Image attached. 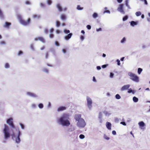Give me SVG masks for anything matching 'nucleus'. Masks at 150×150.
<instances>
[{"mask_svg": "<svg viewBox=\"0 0 150 150\" xmlns=\"http://www.w3.org/2000/svg\"><path fill=\"white\" fill-rule=\"evenodd\" d=\"M69 119V115L64 114L58 119V122L60 123L63 126H68L70 125Z\"/></svg>", "mask_w": 150, "mask_h": 150, "instance_id": "1", "label": "nucleus"}, {"mask_svg": "<svg viewBox=\"0 0 150 150\" xmlns=\"http://www.w3.org/2000/svg\"><path fill=\"white\" fill-rule=\"evenodd\" d=\"M17 17L19 19L20 23L23 25L25 26L28 25L30 22L31 19L30 18H28L27 21H26L22 19L21 16L20 15H18Z\"/></svg>", "mask_w": 150, "mask_h": 150, "instance_id": "2", "label": "nucleus"}, {"mask_svg": "<svg viewBox=\"0 0 150 150\" xmlns=\"http://www.w3.org/2000/svg\"><path fill=\"white\" fill-rule=\"evenodd\" d=\"M129 75L130 77V79L133 81L137 83L139 82V77L135 74L132 73H130Z\"/></svg>", "mask_w": 150, "mask_h": 150, "instance_id": "3", "label": "nucleus"}, {"mask_svg": "<svg viewBox=\"0 0 150 150\" xmlns=\"http://www.w3.org/2000/svg\"><path fill=\"white\" fill-rule=\"evenodd\" d=\"M4 137L5 139H7L10 136V134L8 132V126L6 124L4 125Z\"/></svg>", "mask_w": 150, "mask_h": 150, "instance_id": "4", "label": "nucleus"}, {"mask_svg": "<svg viewBox=\"0 0 150 150\" xmlns=\"http://www.w3.org/2000/svg\"><path fill=\"white\" fill-rule=\"evenodd\" d=\"M86 125V123L83 119H81L77 122V126L80 127H83Z\"/></svg>", "mask_w": 150, "mask_h": 150, "instance_id": "5", "label": "nucleus"}, {"mask_svg": "<svg viewBox=\"0 0 150 150\" xmlns=\"http://www.w3.org/2000/svg\"><path fill=\"white\" fill-rule=\"evenodd\" d=\"M87 105L89 108H91L92 107V100L89 97H87Z\"/></svg>", "mask_w": 150, "mask_h": 150, "instance_id": "6", "label": "nucleus"}, {"mask_svg": "<svg viewBox=\"0 0 150 150\" xmlns=\"http://www.w3.org/2000/svg\"><path fill=\"white\" fill-rule=\"evenodd\" d=\"M124 5L123 4H120V5L119 7L117 8V10L123 14H124L125 12L123 10Z\"/></svg>", "mask_w": 150, "mask_h": 150, "instance_id": "7", "label": "nucleus"}, {"mask_svg": "<svg viewBox=\"0 0 150 150\" xmlns=\"http://www.w3.org/2000/svg\"><path fill=\"white\" fill-rule=\"evenodd\" d=\"M12 120L13 119L11 118L8 119L7 120V123L8 125L11 126L12 128H14L15 127L14 126L13 121H12Z\"/></svg>", "mask_w": 150, "mask_h": 150, "instance_id": "8", "label": "nucleus"}, {"mask_svg": "<svg viewBox=\"0 0 150 150\" xmlns=\"http://www.w3.org/2000/svg\"><path fill=\"white\" fill-rule=\"evenodd\" d=\"M34 40L35 41L39 40L43 43H44L45 42L44 38L42 37H38L35 38Z\"/></svg>", "mask_w": 150, "mask_h": 150, "instance_id": "9", "label": "nucleus"}, {"mask_svg": "<svg viewBox=\"0 0 150 150\" xmlns=\"http://www.w3.org/2000/svg\"><path fill=\"white\" fill-rule=\"evenodd\" d=\"M74 118L76 121H79L81 119H83L81 118V114H76L75 115Z\"/></svg>", "mask_w": 150, "mask_h": 150, "instance_id": "10", "label": "nucleus"}, {"mask_svg": "<svg viewBox=\"0 0 150 150\" xmlns=\"http://www.w3.org/2000/svg\"><path fill=\"white\" fill-rule=\"evenodd\" d=\"M67 108L65 106H60L57 109L58 112L62 111L66 109Z\"/></svg>", "mask_w": 150, "mask_h": 150, "instance_id": "11", "label": "nucleus"}, {"mask_svg": "<svg viewBox=\"0 0 150 150\" xmlns=\"http://www.w3.org/2000/svg\"><path fill=\"white\" fill-rule=\"evenodd\" d=\"M21 135V134L19 131H18V134L17 137L16 139V142L19 143L20 142L21 140L20 138V136Z\"/></svg>", "mask_w": 150, "mask_h": 150, "instance_id": "12", "label": "nucleus"}, {"mask_svg": "<svg viewBox=\"0 0 150 150\" xmlns=\"http://www.w3.org/2000/svg\"><path fill=\"white\" fill-rule=\"evenodd\" d=\"M130 87L129 85H125L122 87L121 89V91H124L128 89Z\"/></svg>", "mask_w": 150, "mask_h": 150, "instance_id": "13", "label": "nucleus"}, {"mask_svg": "<svg viewBox=\"0 0 150 150\" xmlns=\"http://www.w3.org/2000/svg\"><path fill=\"white\" fill-rule=\"evenodd\" d=\"M72 34V33H70L66 36H65L64 37V38L65 40H67L71 38Z\"/></svg>", "mask_w": 150, "mask_h": 150, "instance_id": "14", "label": "nucleus"}, {"mask_svg": "<svg viewBox=\"0 0 150 150\" xmlns=\"http://www.w3.org/2000/svg\"><path fill=\"white\" fill-rule=\"evenodd\" d=\"M27 95L33 97H37V96L34 93L28 92L27 93Z\"/></svg>", "mask_w": 150, "mask_h": 150, "instance_id": "15", "label": "nucleus"}, {"mask_svg": "<svg viewBox=\"0 0 150 150\" xmlns=\"http://www.w3.org/2000/svg\"><path fill=\"white\" fill-rule=\"evenodd\" d=\"M106 126L107 128L109 130H110L111 129V124L109 122H107L106 123Z\"/></svg>", "mask_w": 150, "mask_h": 150, "instance_id": "16", "label": "nucleus"}, {"mask_svg": "<svg viewBox=\"0 0 150 150\" xmlns=\"http://www.w3.org/2000/svg\"><path fill=\"white\" fill-rule=\"evenodd\" d=\"M57 7L60 12H61L62 11V8L59 4H57Z\"/></svg>", "mask_w": 150, "mask_h": 150, "instance_id": "17", "label": "nucleus"}, {"mask_svg": "<svg viewBox=\"0 0 150 150\" xmlns=\"http://www.w3.org/2000/svg\"><path fill=\"white\" fill-rule=\"evenodd\" d=\"M33 17L34 18L39 19L40 18V16L39 15L34 14L33 15Z\"/></svg>", "mask_w": 150, "mask_h": 150, "instance_id": "18", "label": "nucleus"}, {"mask_svg": "<svg viewBox=\"0 0 150 150\" xmlns=\"http://www.w3.org/2000/svg\"><path fill=\"white\" fill-rule=\"evenodd\" d=\"M60 18L62 20H64L66 19V16L64 14H62L61 15Z\"/></svg>", "mask_w": 150, "mask_h": 150, "instance_id": "19", "label": "nucleus"}, {"mask_svg": "<svg viewBox=\"0 0 150 150\" xmlns=\"http://www.w3.org/2000/svg\"><path fill=\"white\" fill-rule=\"evenodd\" d=\"M5 25L4 27L5 28H8L9 26L11 25V23L6 22L5 23Z\"/></svg>", "mask_w": 150, "mask_h": 150, "instance_id": "20", "label": "nucleus"}, {"mask_svg": "<svg viewBox=\"0 0 150 150\" xmlns=\"http://www.w3.org/2000/svg\"><path fill=\"white\" fill-rule=\"evenodd\" d=\"M139 125L140 127H143L145 126V124L144 123L142 122L141 121L139 123Z\"/></svg>", "mask_w": 150, "mask_h": 150, "instance_id": "21", "label": "nucleus"}, {"mask_svg": "<svg viewBox=\"0 0 150 150\" xmlns=\"http://www.w3.org/2000/svg\"><path fill=\"white\" fill-rule=\"evenodd\" d=\"M137 24V22H135L133 21H132L131 22L130 25L132 26H134V25H136Z\"/></svg>", "mask_w": 150, "mask_h": 150, "instance_id": "22", "label": "nucleus"}, {"mask_svg": "<svg viewBox=\"0 0 150 150\" xmlns=\"http://www.w3.org/2000/svg\"><path fill=\"white\" fill-rule=\"evenodd\" d=\"M133 100L134 102L136 103L138 101V99L135 96H134L133 98Z\"/></svg>", "mask_w": 150, "mask_h": 150, "instance_id": "23", "label": "nucleus"}, {"mask_svg": "<svg viewBox=\"0 0 150 150\" xmlns=\"http://www.w3.org/2000/svg\"><path fill=\"white\" fill-rule=\"evenodd\" d=\"M92 16L93 18H95L98 17V15L96 13H94L93 14Z\"/></svg>", "mask_w": 150, "mask_h": 150, "instance_id": "24", "label": "nucleus"}, {"mask_svg": "<svg viewBox=\"0 0 150 150\" xmlns=\"http://www.w3.org/2000/svg\"><path fill=\"white\" fill-rule=\"evenodd\" d=\"M142 71V69L141 68H138V73L139 74H140Z\"/></svg>", "mask_w": 150, "mask_h": 150, "instance_id": "25", "label": "nucleus"}, {"mask_svg": "<svg viewBox=\"0 0 150 150\" xmlns=\"http://www.w3.org/2000/svg\"><path fill=\"white\" fill-rule=\"evenodd\" d=\"M141 14L142 13L140 11L137 12L135 13V14L137 16H140Z\"/></svg>", "mask_w": 150, "mask_h": 150, "instance_id": "26", "label": "nucleus"}, {"mask_svg": "<svg viewBox=\"0 0 150 150\" xmlns=\"http://www.w3.org/2000/svg\"><path fill=\"white\" fill-rule=\"evenodd\" d=\"M60 25V22L58 21H56V26L58 27H59Z\"/></svg>", "mask_w": 150, "mask_h": 150, "instance_id": "27", "label": "nucleus"}, {"mask_svg": "<svg viewBox=\"0 0 150 150\" xmlns=\"http://www.w3.org/2000/svg\"><path fill=\"white\" fill-rule=\"evenodd\" d=\"M125 4L129 8H130V7L128 5V0H126L125 1Z\"/></svg>", "mask_w": 150, "mask_h": 150, "instance_id": "28", "label": "nucleus"}, {"mask_svg": "<svg viewBox=\"0 0 150 150\" xmlns=\"http://www.w3.org/2000/svg\"><path fill=\"white\" fill-rule=\"evenodd\" d=\"M128 18V17L127 16H125L122 19V20L123 21H125L127 20Z\"/></svg>", "mask_w": 150, "mask_h": 150, "instance_id": "29", "label": "nucleus"}, {"mask_svg": "<svg viewBox=\"0 0 150 150\" xmlns=\"http://www.w3.org/2000/svg\"><path fill=\"white\" fill-rule=\"evenodd\" d=\"M64 33L65 34H68V33H69L70 32L69 30L66 29H64Z\"/></svg>", "mask_w": 150, "mask_h": 150, "instance_id": "30", "label": "nucleus"}, {"mask_svg": "<svg viewBox=\"0 0 150 150\" xmlns=\"http://www.w3.org/2000/svg\"><path fill=\"white\" fill-rule=\"evenodd\" d=\"M0 17L1 18H4V15L2 11L0 9Z\"/></svg>", "mask_w": 150, "mask_h": 150, "instance_id": "31", "label": "nucleus"}, {"mask_svg": "<svg viewBox=\"0 0 150 150\" xmlns=\"http://www.w3.org/2000/svg\"><path fill=\"white\" fill-rule=\"evenodd\" d=\"M115 97L117 99H119L121 98L120 96L118 94H117L115 96Z\"/></svg>", "mask_w": 150, "mask_h": 150, "instance_id": "32", "label": "nucleus"}, {"mask_svg": "<svg viewBox=\"0 0 150 150\" xmlns=\"http://www.w3.org/2000/svg\"><path fill=\"white\" fill-rule=\"evenodd\" d=\"M79 137L81 139H83L85 138L84 135L82 134H80Z\"/></svg>", "mask_w": 150, "mask_h": 150, "instance_id": "33", "label": "nucleus"}, {"mask_svg": "<svg viewBox=\"0 0 150 150\" xmlns=\"http://www.w3.org/2000/svg\"><path fill=\"white\" fill-rule=\"evenodd\" d=\"M38 107L40 108H42L43 107V105L42 104L40 103L38 105Z\"/></svg>", "mask_w": 150, "mask_h": 150, "instance_id": "34", "label": "nucleus"}, {"mask_svg": "<svg viewBox=\"0 0 150 150\" xmlns=\"http://www.w3.org/2000/svg\"><path fill=\"white\" fill-rule=\"evenodd\" d=\"M5 67L6 68H9V65L8 64V63H6V64H5Z\"/></svg>", "mask_w": 150, "mask_h": 150, "instance_id": "35", "label": "nucleus"}, {"mask_svg": "<svg viewBox=\"0 0 150 150\" xmlns=\"http://www.w3.org/2000/svg\"><path fill=\"white\" fill-rule=\"evenodd\" d=\"M104 137L105 139L107 140H108L109 139V138L105 134L104 136Z\"/></svg>", "mask_w": 150, "mask_h": 150, "instance_id": "36", "label": "nucleus"}, {"mask_svg": "<svg viewBox=\"0 0 150 150\" xmlns=\"http://www.w3.org/2000/svg\"><path fill=\"white\" fill-rule=\"evenodd\" d=\"M77 8L78 10H82L83 9V8L81 7L79 5L77 6Z\"/></svg>", "mask_w": 150, "mask_h": 150, "instance_id": "37", "label": "nucleus"}, {"mask_svg": "<svg viewBox=\"0 0 150 150\" xmlns=\"http://www.w3.org/2000/svg\"><path fill=\"white\" fill-rule=\"evenodd\" d=\"M43 71L44 72H45L46 73H48V70L47 69H46V68H44L43 69Z\"/></svg>", "mask_w": 150, "mask_h": 150, "instance_id": "38", "label": "nucleus"}, {"mask_svg": "<svg viewBox=\"0 0 150 150\" xmlns=\"http://www.w3.org/2000/svg\"><path fill=\"white\" fill-rule=\"evenodd\" d=\"M5 44V42L4 41H1L0 42V44L1 45H4Z\"/></svg>", "mask_w": 150, "mask_h": 150, "instance_id": "39", "label": "nucleus"}, {"mask_svg": "<svg viewBox=\"0 0 150 150\" xmlns=\"http://www.w3.org/2000/svg\"><path fill=\"white\" fill-rule=\"evenodd\" d=\"M47 3L48 5H50L52 3V1L51 0H47Z\"/></svg>", "mask_w": 150, "mask_h": 150, "instance_id": "40", "label": "nucleus"}, {"mask_svg": "<svg viewBox=\"0 0 150 150\" xmlns=\"http://www.w3.org/2000/svg\"><path fill=\"white\" fill-rule=\"evenodd\" d=\"M114 75V74L112 73H110V77L111 78H112L113 77Z\"/></svg>", "mask_w": 150, "mask_h": 150, "instance_id": "41", "label": "nucleus"}, {"mask_svg": "<svg viewBox=\"0 0 150 150\" xmlns=\"http://www.w3.org/2000/svg\"><path fill=\"white\" fill-rule=\"evenodd\" d=\"M125 41V37H124L122 40L121 41V42L122 43H123Z\"/></svg>", "mask_w": 150, "mask_h": 150, "instance_id": "42", "label": "nucleus"}, {"mask_svg": "<svg viewBox=\"0 0 150 150\" xmlns=\"http://www.w3.org/2000/svg\"><path fill=\"white\" fill-rule=\"evenodd\" d=\"M49 56V54L48 52H46L45 54V58L47 59Z\"/></svg>", "mask_w": 150, "mask_h": 150, "instance_id": "43", "label": "nucleus"}, {"mask_svg": "<svg viewBox=\"0 0 150 150\" xmlns=\"http://www.w3.org/2000/svg\"><path fill=\"white\" fill-rule=\"evenodd\" d=\"M23 54V52L21 51H20L18 53V55L20 56Z\"/></svg>", "mask_w": 150, "mask_h": 150, "instance_id": "44", "label": "nucleus"}, {"mask_svg": "<svg viewBox=\"0 0 150 150\" xmlns=\"http://www.w3.org/2000/svg\"><path fill=\"white\" fill-rule=\"evenodd\" d=\"M103 13H110V11L109 10H105L103 11Z\"/></svg>", "mask_w": 150, "mask_h": 150, "instance_id": "45", "label": "nucleus"}, {"mask_svg": "<svg viewBox=\"0 0 150 150\" xmlns=\"http://www.w3.org/2000/svg\"><path fill=\"white\" fill-rule=\"evenodd\" d=\"M44 32L45 33L47 34L48 32V30L46 28L44 30Z\"/></svg>", "mask_w": 150, "mask_h": 150, "instance_id": "46", "label": "nucleus"}, {"mask_svg": "<svg viewBox=\"0 0 150 150\" xmlns=\"http://www.w3.org/2000/svg\"><path fill=\"white\" fill-rule=\"evenodd\" d=\"M117 65L119 66L120 65V61L118 59H117Z\"/></svg>", "mask_w": 150, "mask_h": 150, "instance_id": "47", "label": "nucleus"}, {"mask_svg": "<svg viewBox=\"0 0 150 150\" xmlns=\"http://www.w3.org/2000/svg\"><path fill=\"white\" fill-rule=\"evenodd\" d=\"M88 30H90L91 29V27L90 25H88L86 26Z\"/></svg>", "mask_w": 150, "mask_h": 150, "instance_id": "48", "label": "nucleus"}, {"mask_svg": "<svg viewBox=\"0 0 150 150\" xmlns=\"http://www.w3.org/2000/svg\"><path fill=\"white\" fill-rule=\"evenodd\" d=\"M55 44L57 46H59V43L57 41L55 42Z\"/></svg>", "mask_w": 150, "mask_h": 150, "instance_id": "49", "label": "nucleus"}, {"mask_svg": "<svg viewBox=\"0 0 150 150\" xmlns=\"http://www.w3.org/2000/svg\"><path fill=\"white\" fill-rule=\"evenodd\" d=\"M133 92L131 88L129 89L128 91V93H130L131 92Z\"/></svg>", "mask_w": 150, "mask_h": 150, "instance_id": "50", "label": "nucleus"}, {"mask_svg": "<svg viewBox=\"0 0 150 150\" xmlns=\"http://www.w3.org/2000/svg\"><path fill=\"white\" fill-rule=\"evenodd\" d=\"M112 134L114 135H115L116 134V132L115 130H113L112 132Z\"/></svg>", "mask_w": 150, "mask_h": 150, "instance_id": "51", "label": "nucleus"}, {"mask_svg": "<svg viewBox=\"0 0 150 150\" xmlns=\"http://www.w3.org/2000/svg\"><path fill=\"white\" fill-rule=\"evenodd\" d=\"M108 65L107 64H104L102 66V67L103 68H106Z\"/></svg>", "mask_w": 150, "mask_h": 150, "instance_id": "52", "label": "nucleus"}, {"mask_svg": "<svg viewBox=\"0 0 150 150\" xmlns=\"http://www.w3.org/2000/svg\"><path fill=\"white\" fill-rule=\"evenodd\" d=\"M84 38V37L83 36H81L80 37V39L82 40L83 41Z\"/></svg>", "mask_w": 150, "mask_h": 150, "instance_id": "53", "label": "nucleus"}, {"mask_svg": "<svg viewBox=\"0 0 150 150\" xmlns=\"http://www.w3.org/2000/svg\"><path fill=\"white\" fill-rule=\"evenodd\" d=\"M102 30L101 28H99L98 29H96V31L97 32H98L99 31H101Z\"/></svg>", "mask_w": 150, "mask_h": 150, "instance_id": "54", "label": "nucleus"}, {"mask_svg": "<svg viewBox=\"0 0 150 150\" xmlns=\"http://www.w3.org/2000/svg\"><path fill=\"white\" fill-rule=\"evenodd\" d=\"M120 124L123 125H124L125 126L126 125V124L125 122H120Z\"/></svg>", "mask_w": 150, "mask_h": 150, "instance_id": "55", "label": "nucleus"}, {"mask_svg": "<svg viewBox=\"0 0 150 150\" xmlns=\"http://www.w3.org/2000/svg\"><path fill=\"white\" fill-rule=\"evenodd\" d=\"M54 37V35L53 34H50V38H53Z\"/></svg>", "mask_w": 150, "mask_h": 150, "instance_id": "56", "label": "nucleus"}, {"mask_svg": "<svg viewBox=\"0 0 150 150\" xmlns=\"http://www.w3.org/2000/svg\"><path fill=\"white\" fill-rule=\"evenodd\" d=\"M20 125L21 126V128L22 129H24V126L22 124H20Z\"/></svg>", "mask_w": 150, "mask_h": 150, "instance_id": "57", "label": "nucleus"}, {"mask_svg": "<svg viewBox=\"0 0 150 150\" xmlns=\"http://www.w3.org/2000/svg\"><path fill=\"white\" fill-rule=\"evenodd\" d=\"M143 1L144 2V4L145 5H147L148 4V3L146 0H144Z\"/></svg>", "mask_w": 150, "mask_h": 150, "instance_id": "58", "label": "nucleus"}, {"mask_svg": "<svg viewBox=\"0 0 150 150\" xmlns=\"http://www.w3.org/2000/svg\"><path fill=\"white\" fill-rule=\"evenodd\" d=\"M62 52L64 53H65L66 52V50L65 49H63Z\"/></svg>", "mask_w": 150, "mask_h": 150, "instance_id": "59", "label": "nucleus"}, {"mask_svg": "<svg viewBox=\"0 0 150 150\" xmlns=\"http://www.w3.org/2000/svg\"><path fill=\"white\" fill-rule=\"evenodd\" d=\"M93 80L94 82H96V81L95 77L94 76H93Z\"/></svg>", "mask_w": 150, "mask_h": 150, "instance_id": "60", "label": "nucleus"}, {"mask_svg": "<svg viewBox=\"0 0 150 150\" xmlns=\"http://www.w3.org/2000/svg\"><path fill=\"white\" fill-rule=\"evenodd\" d=\"M45 48V47L44 46H43L41 48L40 50H44Z\"/></svg>", "mask_w": 150, "mask_h": 150, "instance_id": "61", "label": "nucleus"}, {"mask_svg": "<svg viewBox=\"0 0 150 150\" xmlns=\"http://www.w3.org/2000/svg\"><path fill=\"white\" fill-rule=\"evenodd\" d=\"M54 30L53 28H51L50 29V32L51 33H52L53 31Z\"/></svg>", "mask_w": 150, "mask_h": 150, "instance_id": "62", "label": "nucleus"}, {"mask_svg": "<svg viewBox=\"0 0 150 150\" xmlns=\"http://www.w3.org/2000/svg\"><path fill=\"white\" fill-rule=\"evenodd\" d=\"M97 68L98 70H100L101 69V67L99 66H97Z\"/></svg>", "mask_w": 150, "mask_h": 150, "instance_id": "63", "label": "nucleus"}, {"mask_svg": "<svg viewBox=\"0 0 150 150\" xmlns=\"http://www.w3.org/2000/svg\"><path fill=\"white\" fill-rule=\"evenodd\" d=\"M25 3L27 4H30V2L28 1H27L25 2Z\"/></svg>", "mask_w": 150, "mask_h": 150, "instance_id": "64", "label": "nucleus"}]
</instances>
